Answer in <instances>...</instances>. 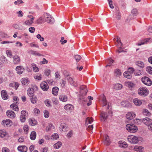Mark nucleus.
<instances>
[{
	"instance_id": "e2e57ef3",
	"label": "nucleus",
	"mask_w": 152,
	"mask_h": 152,
	"mask_svg": "<svg viewBox=\"0 0 152 152\" xmlns=\"http://www.w3.org/2000/svg\"><path fill=\"white\" fill-rule=\"evenodd\" d=\"M65 79L68 81V82L70 83L73 80V79L70 77L69 76L67 75L65 77Z\"/></svg>"
},
{
	"instance_id": "864d4df0",
	"label": "nucleus",
	"mask_w": 152,
	"mask_h": 152,
	"mask_svg": "<svg viewBox=\"0 0 152 152\" xmlns=\"http://www.w3.org/2000/svg\"><path fill=\"white\" fill-rule=\"evenodd\" d=\"M102 105L103 106L106 105L107 104V103L106 100V97L104 96L102 100Z\"/></svg>"
},
{
	"instance_id": "a18cd8bd",
	"label": "nucleus",
	"mask_w": 152,
	"mask_h": 152,
	"mask_svg": "<svg viewBox=\"0 0 152 152\" xmlns=\"http://www.w3.org/2000/svg\"><path fill=\"white\" fill-rule=\"evenodd\" d=\"M144 148L143 147L138 145H135L134 148V150L135 151H137V150H143Z\"/></svg>"
},
{
	"instance_id": "6e6d98bb",
	"label": "nucleus",
	"mask_w": 152,
	"mask_h": 152,
	"mask_svg": "<svg viewBox=\"0 0 152 152\" xmlns=\"http://www.w3.org/2000/svg\"><path fill=\"white\" fill-rule=\"evenodd\" d=\"M74 58L77 62L79 61L81 58V56L78 55H75Z\"/></svg>"
},
{
	"instance_id": "2f4dec72",
	"label": "nucleus",
	"mask_w": 152,
	"mask_h": 152,
	"mask_svg": "<svg viewBox=\"0 0 152 152\" xmlns=\"http://www.w3.org/2000/svg\"><path fill=\"white\" fill-rule=\"evenodd\" d=\"M10 107L16 111H18L19 110L18 106L15 104H11L10 105Z\"/></svg>"
},
{
	"instance_id": "ddd939ff",
	"label": "nucleus",
	"mask_w": 152,
	"mask_h": 152,
	"mask_svg": "<svg viewBox=\"0 0 152 152\" xmlns=\"http://www.w3.org/2000/svg\"><path fill=\"white\" fill-rule=\"evenodd\" d=\"M20 61V57L18 56H15L13 57V62L15 64H18Z\"/></svg>"
},
{
	"instance_id": "b1692460",
	"label": "nucleus",
	"mask_w": 152,
	"mask_h": 152,
	"mask_svg": "<svg viewBox=\"0 0 152 152\" xmlns=\"http://www.w3.org/2000/svg\"><path fill=\"white\" fill-rule=\"evenodd\" d=\"M114 75L116 77H119L121 75V72L120 69H116L114 71Z\"/></svg>"
},
{
	"instance_id": "9b49d317",
	"label": "nucleus",
	"mask_w": 152,
	"mask_h": 152,
	"mask_svg": "<svg viewBox=\"0 0 152 152\" xmlns=\"http://www.w3.org/2000/svg\"><path fill=\"white\" fill-rule=\"evenodd\" d=\"M7 115L10 118H14L15 116V113L12 111L8 110L6 112Z\"/></svg>"
},
{
	"instance_id": "1a4fd4ad",
	"label": "nucleus",
	"mask_w": 152,
	"mask_h": 152,
	"mask_svg": "<svg viewBox=\"0 0 152 152\" xmlns=\"http://www.w3.org/2000/svg\"><path fill=\"white\" fill-rule=\"evenodd\" d=\"M80 94L86 95L88 91L86 88V86L84 85L82 86H80Z\"/></svg>"
},
{
	"instance_id": "20e7f679",
	"label": "nucleus",
	"mask_w": 152,
	"mask_h": 152,
	"mask_svg": "<svg viewBox=\"0 0 152 152\" xmlns=\"http://www.w3.org/2000/svg\"><path fill=\"white\" fill-rule=\"evenodd\" d=\"M28 19L26 20L23 23V25L30 26L34 23V18L32 15L28 16Z\"/></svg>"
},
{
	"instance_id": "f8f14e48",
	"label": "nucleus",
	"mask_w": 152,
	"mask_h": 152,
	"mask_svg": "<svg viewBox=\"0 0 152 152\" xmlns=\"http://www.w3.org/2000/svg\"><path fill=\"white\" fill-rule=\"evenodd\" d=\"M142 121L144 124L148 126L152 123V120L148 118H144Z\"/></svg>"
},
{
	"instance_id": "f704fd0d",
	"label": "nucleus",
	"mask_w": 152,
	"mask_h": 152,
	"mask_svg": "<svg viewBox=\"0 0 152 152\" xmlns=\"http://www.w3.org/2000/svg\"><path fill=\"white\" fill-rule=\"evenodd\" d=\"M36 137V133L34 131H32L30 135V138L32 140H34Z\"/></svg>"
},
{
	"instance_id": "39448f33",
	"label": "nucleus",
	"mask_w": 152,
	"mask_h": 152,
	"mask_svg": "<svg viewBox=\"0 0 152 152\" xmlns=\"http://www.w3.org/2000/svg\"><path fill=\"white\" fill-rule=\"evenodd\" d=\"M141 81L144 84L146 85L150 86L152 84L151 80L148 77H143L141 79Z\"/></svg>"
},
{
	"instance_id": "a211bd4d",
	"label": "nucleus",
	"mask_w": 152,
	"mask_h": 152,
	"mask_svg": "<svg viewBox=\"0 0 152 152\" xmlns=\"http://www.w3.org/2000/svg\"><path fill=\"white\" fill-rule=\"evenodd\" d=\"M1 94L2 98L3 99L6 100L8 99V96L6 91L2 90L1 92Z\"/></svg>"
},
{
	"instance_id": "f257e3e1",
	"label": "nucleus",
	"mask_w": 152,
	"mask_h": 152,
	"mask_svg": "<svg viewBox=\"0 0 152 152\" xmlns=\"http://www.w3.org/2000/svg\"><path fill=\"white\" fill-rule=\"evenodd\" d=\"M126 128L128 131L131 133L136 132L138 130V128L134 124H128L126 126Z\"/></svg>"
},
{
	"instance_id": "0eeeda50",
	"label": "nucleus",
	"mask_w": 152,
	"mask_h": 152,
	"mask_svg": "<svg viewBox=\"0 0 152 152\" xmlns=\"http://www.w3.org/2000/svg\"><path fill=\"white\" fill-rule=\"evenodd\" d=\"M2 124L4 126H10L12 124V121L9 119L4 120L2 122Z\"/></svg>"
},
{
	"instance_id": "393cba45",
	"label": "nucleus",
	"mask_w": 152,
	"mask_h": 152,
	"mask_svg": "<svg viewBox=\"0 0 152 152\" xmlns=\"http://www.w3.org/2000/svg\"><path fill=\"white\" fill-rule=\"evenodd\" d=\"M29 124L31 126H34L37 124V121L33 118L29 119Z\"/></svg>"
},
{
	"instance_id": "4468645a",
	"label": "nucleus",
	"mask_w": 152,
	"mask_h": 152,
	"mask_svg": "<svg viewBox=\"0 0 152 152\" xmlns=\"http://www.w3.org/2000/svg\"><path fill=\"white\" fill-rule=\"evenodd\" d=\"M133 102L136 106H140L142 103V101L140 99L137 98L134 99Z\"/></svg>"
},
{
	"instance_id": "f03ea898",
	"label": "nucleus",
	"mask_w": 152,
	"mask_h": 152,
	"mask_svg": "<svg viewBox=\"0 0 152 152\" xmlns=\"http://www.w3.org/2000/svg\"><path fill=\"white\" fill-rule=\"evenodd\" d=\"M127 140L130 143L132 144H137L139 142V139L138 137L132 135L128 136Z\"/></svg>"
},
{
	"instance_id": "7ed1b4c3",
	"label": "nucleus",
	"mask_w": 152,
	"mask_h": 152,
	"mask_svg": "<svg viewBox=\"0 0 152 152\" xmlns=\"http://www.w3.org/2000/svg\"><path fill=\"white\" fill-rule=\"evenodd\" d=\"M138 94L143 96H147L149 94V91L146 88L142 87H140L138 89Z\"/></svg>"
},
{
	"instance_id": "6e6552de",
	"label": "nucleus",
	"mask_w": 152,
	"mask_h": 152,
	"mask_svg": "<svg viewBox=\"0 0 152 152\" xmlns=\"http://www.w3.org/2000/svg\"><path fill=\"white\" fill-rule=\"evenodd\" d=\"M40 87L42 89L45 91H47L49 88L47 83L45 81H43L41 83Z\"/></svg>"
},
{
	"instance_id": "f3484780",
	"label": "nucleus",
	"mask_w": 152,
	"mask_h": 152,
	"mask_svg": "<svg viewBox=\"0 0 152 152\" xmlns=\"http://www.w3.org/2000/svg\"><path fill=\"white\" fill-rule=\"evenodd\" d=\"M104 142L106 145H110L111 143V141L110 140L109 137L107 135H105L104 136Z\"/></svg>"
},
{
	"instance_id": "37998d69",
	"label": "nucleus",
	"mask_w": 152,
	"mask_h": 152,
	"mask_svg": "<svg viewBox=\"0 0 152 152\" xmlns=\"http://www.w3.org/2000/svg\"><path fill=\"white\" fill-rule=\"evenodd\" d=\"M61 146V142H58L54 145V147L56 149H58Z\"/></svg>"
},
{
	"instance_id": "473e14b6",
	"label": "nucleus",
	"mask_w": 152,
	"mask_h": 152,
	"mask_svg": "<svg viewBox=\"0 0 152 152\" xmlns=\"http://www.w3.org/2000/svg\"><path fill=\"white\" fill-rule=\"evenodd\" d=\"M34 91V90L33 88H28L27 90V94L29 96L31 97L33 96Z\"/></svg>"
},
{
	"instance_id": "c85d7f7f",
	"label": "nucleus",
	"mask_w": 152,
	"mask_h": 152,
	"mask_svg": "<svg viewBox=\"0 0 152 152\" xmlns=\"http://www.w3.org/2000/svg\"><path fill=\"white\" fill-rule=\"evenodd\" d=\"M123 87L122 85L120 83L116 84L114 86V88L116 90H120Z\"/></svg>"
},
{
	"instance_id": "a19ab883",
	"label": "nucleus",
	"mask_w": 152,
	"mask_h": 152,
	"mask_svg": "<svg viewBox=\"0 0 152 152\" xmlns=\"http://www.w3.org/2000/svg\"><path fill=\"white\" fill-rule=\"evenodd\" d=\"M31 67H32L33 71L35 72H37L39 70L38 68L37 67L36 65L34 64H31Z\"/></svg>"
},
{
	"instance_id": "9d476101",
	"label": "nucleus",
	"mask_w": 152,
	"mask_h": 152,
	"mask_svg": "<svg viewBox=\"0 0 152 152\" xmlns=\"http://www.w3.org/2000/svg\"><path fill=\"white\" fill-rule=\"evenodd\" d=\"M136 115L134 113L131 112H128L126 115V118L129 119H132L135 117Z\"/></svg>"
},
{
	"instance_id": "2eb2a0df",
	"label": "nucleus",
	"mask_w": 152,
	"mask_h": 152,
	"mask_svg": "<svg viewBox=\"0 0 152 152\" xmlns=\"http://www.w3.org/2000/svg\"><path fill=\"white\" fill-rule=\"evenodd\" d=\"M24 69L22 66H18L16 68V70L18 74L20 75L22 73Z\"/></svg>"
},
{
	"instance_id": "cd10ccee",
	"label": "nucleus",
	"mask_w": 152,
	"mask_h": 152,
	"mask_svg": "<svg viewBox=\"0 0 152 152\" xmlns=\"http://www.w3.org/2000/svg\"><path fill=\"white\" fill-rule=\"evenodd\" d=\"M108 115L106 113L102 112L101 114V120L105 121L107 118Z\"/></svg>"
},
{
	"instance_id": "4d7b16f0",
	"label": "nucleus",
	"mask_w": 152,
	"mask_h": 152,
	"mask_svg": "<svg viewBox=\"0 0 152 152\" xmlns=\"http://www.w3.org/2000/svg\"><path fill=\"white\" fill-rule=\"evenodd\" d=\"M127 71L131 75L134 72V69L133 68L130 67L128 69Z\"/></svg>"
},
{
	"instance_id": "5701e85b",
	"label": "nucleus",
	"mask_w": 152,
	"mask_h": 152,
	"mask_svg": "<svg viewBox=\"0 0 152 152\" xmlns=\"http://www.w3.org/2000/svg\"><path fill=\"white\" fill-rule=\"evenodd\" d=\"M59 100L63 102H66L68 99L67 96L65 95H60L59 96Z\"/></svg>"
},
{
	"instance_id": "3c124183",
	"label": "nucleus",
	"mask_w": 152,
	"mask_h": 152,
	"mask_svg": "<svg viewBox=\"0 0 152 152\" xmlns=\"http://www.w3.org/2000/svg\"><path fill=\"white\" fill-rule=\"evenodd\" d=\"M44 116L46 118H48L49 116V113L48 111L45 110L43 112Z\"/></svg>"
},
{
	"instance_id": "052dcab7",
	"label": "nucleus",
	"mask_w": 152,
	"mask_h": 152,
	"mask_svg": "<svg viewBox=\"0 0 152 152\" xmlns=\"http://www.w3.org/2000/svg\"><path fill=\"white\" fill-rule=\"evenodd\" d=\"M6 54L8 57L11 58L12 56V53L11 50H8L6 51Z\"/></svg>"
},
{
	"instance_id": "6ab92c4d",
	"label": "nucleus",
	"mask_w": 152,
	"mask_h": 152,
	"mask_svg": "<svg viewBox=\"0 0 152 152\" xmlns=\"http://www.w3.org/2000/svg\"><path fill=\"white\" fill-rule=\"evenodd\" d=\"M119 146L121 148H126L128 146V144L126 142L124 141H120L118 142Z\"/></svg>"
},
{
	"instance_id": "bb28decb",
	"label": "nucleus",
	"mask_w": 152,
	"mask_h": 152,
	"mask_svg": "<svg viewBox=\"0 0 152 152\" xmlns=\"http://www.w3.org/2000/svg\"><path fill=\"white\" fill-rule=\"evenodd\" d=\"M59 88L57 87H54L52 89V93L54 95L56 96L58 94Z\"/></svg>"
},
{
	"instance_id": "72a5a7b5",
	"label": "nucleus",
	"mask_w": 152,
	"mask_h": 152,
	"mask_svg": "<svg viewBox=\"0 0 152 152\" xmlns=\"http://www.w3.org/2000/svg\"><path fill=\"white\" fill-rule=\"evenodd\" d=\"M30 97V100L32 104H35L37 102V99L36 97L33 95Z\"/></svg>"
},
{
	"instance_id": "79ce46f5",
	"label": "nucleus",
	"mask_w": 152,
	"mask_h": 152,
	"mask_svg": "<svg viewBox=\"0 0 152 152\" xmlns=\"http://www.w3.org/2000/svg\"><path fill=\"white\" fill-rule=\"evenodd\" d=\"M115 43L116 45H117V46H118V47L120 48L122 47V43L121 41L119 40V39L118 38H117V40Z\"/></svg>"
},
{
	"instance_id": "423d86ee",
	"label": "nucleus",
	"mask_w": 152,
	"mask_h": 152,
	"mask_svg": "<svg viewBox=\"0 0 152 152\" xmlns=\"http://www.w3.org/2000/svg\"><path fill=\"white\" fill-rule=\"evenodd\" d=\"M45 16H46L45 18V21L47 23H54V20L50 15L46 13L45 15Z\"/></svg>"
},
{
	"instance_id": "8fccbe9b",
	"label": "nucleus",
	"mask_w": 152,
	"mask_h": 152,
	"mask_svg": "<svg viewBox=\"0 0 152 152\" xmlns=\"http://www.w3.org/2000/svg\"><path fill=\"white\" fill-rule=\"evenodd\" d=\"M146 71L151 74H152V67L151 66H148L146 68Z\"/></svg>"
},
{
	"instance_id": "13d9d810",
	"label": "nucleus",
	"mask_w": 152,
	"mask_h": 152,
	"mask_svg": "<svg viewBox=\"0 0 152 152\" xmlns=\"http://www.w3.org/2000/svg\"><path fill=\"white\" fill-rule=\"evenodd\" d=\"M52 101L53 103L56 105L58 104L59 102L58 100L55 98H53L52 99Z\"/></svg>"
},
{
	"instance_id": "680f3d73",
	"label": "nucleus",
	"mask_w": 152,
	"mask_h": 152,
	"mask_svg": "<svg viewBox=\"0 0 152 152\" xmlns=\"http://www.w3.org/2000/svg\"><path fill=\"white\" fill-rule=\"evenodd\" d=\"M143 113L145 115H150L151 114L149 111L146 109H144L143 110Z\"/></svg>"
},
{
	"instance_id": "a878e982",
	"label": "nucleus",
	"mask_w": 152,
	"mask_h": 152,
	"mask_svg": "<svg viewBox=\"0 0 152 152\" xmlns=\"http://www.w3.org/2000/svg\"><path fill=\"white\" fill-rule=\"evenodd\" d=\"M124 84L125 86L129 88H132L134 85V83L130 81L126 82L124 83Z\"/></svg>"
},
{
	"instance_id": "c9c22d12",
	"label": "nucleus",
	"mask_w": 152,
	"mask_h": 152,
	"mask_svg": "<svg viewBox=\"0 0 152 152\" xmlns=\"http://www.w3.org/2000/svg\"><path fill=\"white\" fill-rule=\"evenodd\" d=\"M7 134L6 131L4 130H0V137H5Z\"/></svg>"
},
{
	"instance_id": "58836bf2",
	"label": "nucleus",
	"mask_w": 152,
	"mask_h": 152,
	"mask_svg": "<svg viewBox=\"0 0 152 152\" xmlns=\"http://www.w3.org/2000/svg\"><path fill=\"white\" fill-rule=\"evenodd\" d=\"M131 13L134 16H136L138 14V12L137 9H133L131 11Z\"/></svg>"
},
{
	"instance_id": "5fc2aeb1",
	"label": "nucleus",
	"mask_w": 152,
	"mask_h": 152,
	"mask_svg": "<svg viewBox=\"0 0 152 152\" xmlns=\"http://www.w3.org/2000/svg\"><path fill=\"white\" fill-rule=\"evenodd\" d=\"M42 76L41 74H38L37 75L34 76V78L39 80H41Z\"/></svg>"
},
{
	"instance_id": "dca6fc26",
	"label": "nucleus",
	"mask_w": 152,
	"mask_h": 152,
	"mask_svg": "<svg viewBox=\"0 0 152 152\" xmlns=\"http://www.w3.org/2000/svg\"><path fill=\"white\" fill-rule=\"evenodd\" d=\"M18 150L21 152H26L27 148L25 146H19L18 148Z\"/></svg>"
},
{
	"instance_id": "09e8293b",
	"label": "nucleus",
	"mask_w": 152,
	"mask_h": 152,
	"mask_svg": "<svg viewBox=\"0 0 152 152\" xmlns=\"http://www.w3.org/2000/svg\"><path fill=\"white\" fill-rule=\"evenodd\" d=\"M44 103L46 106L50 107L51 106V101L48 99H46L44 101Z\"/></svg>"
},
{
	"instance_id": "0e129e2a",
	"label": "nucleus",
	"mask_w": 152,
	"mask_h": 152,
	"mask_svg": "<svg viewBox=\"0 0 152 152\" xmlns=\"http://www.w3.org/2000/svg\"><path fill=\"white\" fill-rule=\"evenodd\" d=\"M82 96H80L79 97V99L81 100L82 101L85 102L87 100V98L85 97L86 95H83V94H81Z\"/></svg>"
},
{
	"instance_id": "de8ad7c7",
	"label": "nucleus",
	"mask_w": 152,
	"mask_h": 152,
	"mask_svg": "<svg viewBox=\"0 0 152 152\" xmlns=\"http://www.w3.org/2000/svg\"><path fill=\"white\" fill-rule=\"evenodd\" d=\"M28 115L27 112L25 110H23L21 111V116L26 117Z\"/></svg>"
},
{
	"instance_id": "49530a36",
	"label": "nucleus",
	"mask_w": 152,
	"mask_h": 152,
	"mask_svg": "<svg viewBox=\"0 0 152 152\" xmlns=\"http://www.w3.org/2000/svg\"><path fill=\"white\" fill-rule=\"evenodd\" d=\"M149 39H144L143 41H142L141 42L138 43L137 45L138 46H140L143 45L144 44H145L147 43L148 41L149 40Z\"/></svg>"
},
{
	"instance_id": "603ef678",
	"label": "nucleus",
	"mask_w": 152,
	"mask_h": 152,
	"mask_svg": "<svg viewBox=\"0 0 152 152\" xmlns=\"http://www.w3.org/2000/svg\"><path fill=\"white\" fill-rule=\"evenodd\" d=\"M107 61V62H108L109 63L106 66V67H107L108 66H110L114 62V60L111 58H109Z\"/></svg>"
},
{
	"instance_id": "7c9ffc66",
	"label": "nucleus",
	"mask_w": 152,
	"mask_h": 152,
	"mask_svg": "<svg viewBox=\"0 0 152 152\" xmlns=\"http://www.w3.org/2000/svg\"><path fill=\"white\" fill-rule=\"evenodd\" d=\"M54 127L53 125L51 123H49L48 125L46 128V130L47 131H49L50 130L52 129H54Z\"/></svg>"
},
{
	"instance_id": "412c9836",
	"label": "nucleus",
	"mask_w": 152,
	"mask_h": 152,
	"mask_svg": "<svg viewBox=\"0 0 152 152\" xmlns=\"http://www.w3.org/2000/svg\"><path fill=\"white\" fill-rule=\"evenodd\" d=\"M21 82L23 85H27L29 83V81L27 77L22 78L21 80Z\"/></svg>"
},
{
	"instance_id": "ea45409f",
	"label": "nucleus",
	"mask_w": 152,
	"mask_h": 152,
	"mask_svg": "<svg viewBox=\"0 0 152 152\" xmlns=\"http://www.w3.org/2000/svg\"><path fill=\"white\" fill-rule=\"evenodd\" d=\"M136 65L138 66L143 68L144 67V63L141 61H138L136 62Z\"/></svg>"
},
{
	"instance_id": "4be33fe9",
	"label": "nucleus",
	"mask_w": 152,
	"mask_h": 152,
	"mask_svg": "<svg viewBox=\"0 0 152 152\" xmlns=\"http://www.w3.org/2000/svg\"><path fill=\"white\" fill-rule=\"evenodd\" d=\"M68 127L67 125L65 123H62L61 124L60 127V129H61V132L65 131H66Z\"/></svg>"
},
{
	"instance_id": "c756f323",
	"label": "nucleus",
	"mask_w": 152,
	"mask_h": 152,
	"mask_svg": "<svg viewBox=\"0 0 152 152\" xmlns=\"http://www.w3.org/2000/svg\"><path fill=\"white\" fill-rule=\"evenodd\" d=\"M93 121V119L92 118L87 117L86 120L85 122V124L88 125V124H91Z\"/></svg>"
},
{
	"instance_id": "e433bc0d",
	"label": "nucleus",
	"mask_w": 152,
	"mask_h": 152,
	"mask_svg": "<svg viewBox=\"0 0 152 152\" xmlns=\"http://www.w3.org/2000/svg\"><path fill=\"white\" fill-rule=\"evenodd\" d=\"M124 75L128 79H130L132 78L131 75L127 71H126L124 73Z\"/></svg>"
},
{
	"instance_id": "774afa93",
	"label": "nucleus",
	"mask_w": 152,
	"mask_h": 152,
	"mask_svg": "<svg viewBox=\"0 0 152 152\" xmlns=\"http://www.w3.org/2000/svg\"><path fill=\"white\" fill-rule=\"evenodd\" d=\"M35 29L34 27H30L28 29V31L31 33H33L34 32Z\"/></svg>"
},
{
	"instance_id": "c03bdc74",
	"label": "nucleus",
	"mask_w": 152,
	"mask_h": 152,
	"mask_svg": "<svg viewBox=\"0 0 152 152\" xmlns=\"http://www.w3.org/2000/svg\"><path fill=\"white\" fill-rule=\"evenodd\" d=\"M59 138V135L58 134L56 133L53 134L51 137V139L53 140H56Z\"/></svg>"
},
{
	"instance_id": "bf43d9fd",
	"label": "nucleus",
	"mask_w": 152,
	"mask_h": 152,
	"mask_svg": "<svg viewBox=\"0 0 152 152\" xmlns=\"http://www.w3.org/2000/svg\"><path fill=\"white\" fill-rule=\"evenodd\" d=\"M116 18L118 20H119L121 18V13L119 11L117 10L116 13Z\"/></svg>"
},
{
	"instance_id": "4c0bfd02",
	"label": "nucleus",
	"mask_w": 152,
	"mask_h": 152,
	"mask_svg": "<svg viewBox=\"0 0 152 152\" xmlns=\"http://www.w3.org/2000/svg\"><path fill=\"white\" fill-rule=\"evenodd\" d=\"M0 60L3 64L7 63L8 60L4 56H1L0 58Z\"/></svg>"
},
{
	"instance_id": "aec40b11",
	"label": "nucleus",
	"mask_w": 152,
	"mask_h": 152,
	"mask_svg": "<svg viewBox=\"0 0 152 152\" xmlns=\"http://www.w3.org/2000/svg\"><path fill=\"white\" fill-rule=\"evenodd\" d=\"M64 109L66 110L71 111L73 110L74 107L73 105L70 104H67L64 106Z\"/></svg>"
},
{
	"instance_id": "338daca9",
	"label": "nucleus",
	"mask_w": 152,
	"mask_h": 152,
	"mask_svg": "<svg viewBox=\"0 0 152 152\" xmlns=\"http://www.w3.org/2000/svg\"><path fill=\"white\" fill-rule=\"evenodd\" d=\"M2 152H10L9 149L7 147H3L2 149Z\"/></svg>"
},
{
	"instance_id": "69168bd1",
	"label": "nucleus",
	"mask_w": 152,
	"mask_h": 152,
	"mask_svg": "<svg viewBox=\"0 0 152 152\" xmlns=\"http://www.w3.org/2000/svg\"><path fill=\"white\" fill-rule=\"evenodd\" d=\"M134 74L136 76H139L142 75L140 70H136L134 72Z\"/></svg>"
}]
</instances>
